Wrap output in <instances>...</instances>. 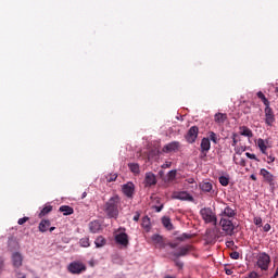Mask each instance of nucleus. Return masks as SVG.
Wrapping results in <instances>:
<instances>
[{
    "label": "nucleus",
    "instance_id": "f257e3e1",
    "mask_svg": "<svg viewBox=\"0 0 278 278\" xmlns=\"http://www.w3.org/2000/svg\"><path fill=\"white\" fill-rule=\"evenodd\" d=\"M119 207H121V197L113 195L105 202L103 210L109 218H118Z\"/></svg>",
    "mask_w": 278,
    "mask_h": 278
},
{
    "label": "nucleus",
    "instance_id": "f03ea898",
    "mask_svg": "<svg viewBox=\"0 0 278 278\" xmlns=\"http://www.w3.org/2000/svg\"><path fill=\"white\" fill-rule=\"evenodd\" d=\"M256 266L261 268V270H268L270 266V255L266 252H261L256 255Z\"/></svg>",
    "mask_w": 278,
    "mask_h": 278
},
{
    "label": "nucleus",
    "instance_id": "7ed1b4c3",
    "mask_svg": "<svg viewBox=\"0 0 278 278\" xmlns=\"http://www.w3.org/2000/svg\"><path fill=\"white\" fill-rule=\"evenodd\" d=\"M67 270L71 275H81V273H86L87 267L83 262L74 261L68 264Z\"/></svg>",
    "mask_w": 278,
    "mask_h": 278
},
{
    "label": "nucleus",
    "instance_id": "20e7f679",
    "mask_svg": "<svg viewBox=\"0 0 278 278\" xmlns=\"http://www.w3.org/2000/svg\"><path fill=\"white\" fill-rule=\"evenodd\" d=\"M200 214L205 223H213V225L215 226L218 224V218L216 217V214H214V212L210 207L202 208L200 211Z\"/></svg>",
    "mask_w": 278,
    "mask_h": 278
},
{
    "label": "nucleus",
    "instance_id": "39448f33",
    "mask_svg": "<svg viewBox=\"0 0 278 278\" xmlns=\"http://www.w3.org/2000/svg\"><path fill=\"white\" fill-rule=\"evenodd\" d=\"M219 225L223 231L226 233V236H233V231L236 230V226L233 225V222L225 217H222Z\"/></svg>",
    "mask_w": 278,
    "mask_h": 278
},
{
    "label": "nucleus",
    "instance_id": "423d86ee",
    "mask_svg": "<svg viewBox=\"0 0 278 278\" xmlns=\"http://www.w3.org/2000/svg\"><path fill=\"white\" fill-rule=\"evenodd\" d=\"M122 192L125 194V197H127V199H134V194H136V185H134L131 181H128L122 186Z\"/></svg>",
    "mask_w": 278,
    "mask_h": 278
},
{
    "label": "nucleus",
    "instance_id": "0eeeda50",
    "mask_svg": "<svg viewBox=\"0 0 278 278\" xmlns=\"http://www.w3.org/2000/svg\"><path fill=\"white\" fill-rule=\"evenodd\" d=\"M185 138L189 144H194V142H197V138H199V127L192 126L186 134Z\"/></svg>",
    "mask_w": 278,
    "mask_h": 278
},
{
    "label": "nucleus",
    "instance_id": "6e6552de",
    "mask_svg": "<svg viewBox=\"0 0 278 278\" xmlns=\"http://www.w3.org/2000/svg\"><path fill=\"white\" fill-rule=\"evenodd\" d=\"M190 251H192V245L187 244L185 247H180L177 251L172 252V255L176 257V260H179V257H186Z\"/></svg>",
    "mask_w": 278,
    "mask_h": 278
},
{
    "label": "nucleus",
    "instance_id": "1a4fd4ad",
    "mask_svg": "<svg viewBox=\"0 0 278 278\" xmlns=\"http://www.w3.org/2000/svg\"><path fill=\"white\" fill-rule=\"evenodd\" d=\"M173 199H177L178 201H194V198L188 193V191H175L173 193Z\"/></svg>",
    "mask_w": 278,
    "mask_h": 278
},
{
    "label": "nucleus",
    "instance_id": "9d476101",
    "mask_svg": "<svg viewBox=\"0 0 278 278\" xmlns=\"http://www.w3.org/2000/svg\"><path fill=\"white\" fill-rule=\"evenodd\" d=\"M265 124L267 127H273V123H275V113H273V109L269 106H265Z\"/></svg>",
    "mask_w": 278,
    "mask_h": 278
},
{
    "label": "nucleus",
    "instance_id": "9b49d317",
    "mask_svg": "<svg viewBox=\"0 0 278 278\" xmlns=\"http://www.w3.org/2000/svg\"><path fill=\"white\" fill-rule=\"evenodd\" d=\"M116 244H121V247L129 245V236L126 232H119L115 235Z\"/></svg>",
    "mask_w": 278,
    "mask_h": 278
},
{
    "label": "nucleus",
    "instance_id": "f8f14e48",
    "mask_svg": "<svg viewBox=\"0 0 278 278\" xmlns=\"http://www.w3.org/2000/svg\"><path fill=\"white\" fill-rule=\"evenodd\" d=\"M210 149H212V142H210V138H203L200 144V150L203 157L207 156Z\"/></svg>",
    "mask_w": 278,
    "mask_h": 278
},
{
    "label": "nucleus",
    "instance_id": "ddd939ff",
    "mask_svg": "<svg viewBox=\"0 0 278 278\" xmlns=\"http://www.w3.org/2000/svg\"><path fill=\"white\" fill-rule=\"evenodd\" d=\"M260 175L261 177H263L264 181H266L267 184H269V186H274V181H275V176L273 174H270V172H268L266 168H262L260 170Z\"/></svg>",
    "mask_w": 278,
    "mask_h": 278
},
{
    "label": "nucleus",
    "instance_id": "4468645a",
    "mask_svg": "<svg viewBox=\"0 0 278 278\" xmlns=\"http://www.w3.org/2000/svg\"><path fill=\"white\" fill-rule=\"evenodd\" d=\"M236 214H237L236 208L229 205H226L222 211V213L219 214V216H222V218H233Z\"/></svg>",
    "mask_w": 278,
    "mask_h": 278
},
{
    "label": "nucleus",
    "instance_id": "2eb2a0df",
    "mask_svg": "<svg viewBox=\"0 0 278 278\" xmlns=\"http://www.w3.org/2000/svg\"><path fill=\"white\" fill-rule=\"evenodd\" d=\"M12 263L14 268H21L23 266V254L21 252H14L12 254Z\"/></svg>",
    "mask_w": 278,
    "mask_h": 278
},
{
    "label": "nucleus",
    "instance_id": "dca6fc26",
    "mask_svg": "<svg viewBox=\"0 0 278 278\" xmlns=\"http://www.w3.org/2000/svg\"><path fill=\"white\" fill-rule=\"evenodd\" d=\"M144 184L147 188H151V186H155L157 184V178H155V174L147 173L144 178Z\"/></svg>",
    "mask_w": 278,
    "mask_h": 278
},
{
    "label": "nucleus",
    "instance_id": "f3484780",
    "mask_svg": "<svg viewBox=\"0 0 278 278\" xmlns=\"http://www.w3.org/2000/svg\"><path fill=\"white\" fill-rule=\"evenodd\" d=\"M179 150V141L167 143L163 147V153H173V151Z\"/></svg>",
    "mask_w": 278,
    "mask_h": 278
},
{
    "label": "nucleus",
    "instance_id": "a211bd4d",
    "mask_svg": "<svg viewBox=\"0 0 278 278\" xmlns=\"http://www.w3.org/2000/svg\"><path fill=\"white\" fill-rule=\"evenodd\" d=\"M152 242H154V244H156V247L159 249H164L166 247V243L164 241V237L160 236V235H153L151 237Z\"/></svg>",
    "mask_w": 278,
    "mask_h": 278
},
{
    "label": "nucleus",
    "instance_id": "6ab92c4d",
    "mask_svg": "<svg viewBox=\"0 0 278 278\" xmlns=\"http://www.w3.org/2000/svg\"><path fill=\"white\" fill-rule=\"evenodd\" d=\"M49 227H51V220L49 219H42L39 223L38 229L41 233H45L47 231H49Z\"/></svg>",
    "mask_w": 278,
    "mask_h": 278
},
{
    "label": "nucleus",
    "instance_id": "aec40b11",
    "mask_svg": "<svg viewBox=\"0 0 278 278\" xmlns=\"http://www.w3.org/2000/svg\"><path fill=\"white\" fill-rule=\"evenodd\" d=\"M199 188L202 192H212L214 186L210 181H202L200 182Z\"/></svg>",
    "mask_w": 278,
    "mask_h": 278
},
{
    "label": "nucleus",
    "instance_id": "412c9836",
    "mask_svg": "<svg viewBox=\"0 0 278 278\" xmlns=\"http://www.w3.org/2000/svg\"><path fill=\"white\" fill-rule=\"evenodd\" d=\"M100 229H101V223H99V220H93L89 224V230L91 233H99Z\"/></svg>",
    "mask_w": 278,
    "mask_h": 278
},
{
    "label": "nucleus",
    "instance_id": "4be33fe9",
    "mask_svg": "<svg viewBox=\"0 0 278 278\" xmlns=\"http://www.w3.org/2000/svg\"><path fill=\"white\" fill-rule=\"evenodd\" d=\"M59 211L62 212L63 216H71V214H73L75 212L73 210V207H71L68 205L60 206Z\"/></svg>",
    "mask_w": 278,
    "mask_h": 278
},
{
    "label": "nucleus",
    "instance_id": "5701e85b",
    "mask_svg": "<svg viewBox=\"0 0 278 278\" xmlns=\"http://www.w3.org/2000/svg\"><path fill=\"white\" fill-rule=\"evenodd\" d=\"M96 249H102V247H105L108 244V240L103 238V236L97 237L94 240Z\"/></svg>",
    "mask_w": 278,
    "mask_h": 278
},
{
    "label": "nucleus",
    "instance_id": "b1692460",
    "mask_svg": "<svg viewBox=\"0 0 278 278\" xmlns=\"http://www.w3.org/2000/svg\"><path fill=\"white\" fill-rule=\"evenodd\" d=\"M227 121V114L225 113H216L215 114V123L218 125H223Z\"/></svg>",
    "mask_w": 278,
    "mask_h": 278
},
{
    "label": "nucleus",
    "instance_id": "393cba45",
    "mask_svg": "<svg viewBox=\"0 0 278 278\" xmlns=\"http://www.w3.org/2000/svg\"><path fill=\"white\" fill-rule=\"evenodd\" d=\"M240 135L245 136V138H253V131L247 126L240 128Z\"/></svg>",
    "mask_w": 278,
    "mask_h": 278
},
{
    "label": "nucleus",
    "instance_id": "a878e982",
    "mask_svg": "<svg viewBox=\"0 0 278 278\" xmlns=\"http://www.w3.org/2000/svg\"><path fill=\"white\" fill-rule=\"evenodd\" d=\"M141 226L143 229H146V231H151V218H149V216H144L142 218Z\"/></svg>",
    "mask_w": 278,
    "mask_h": 278
},
{
    "label": "nucleus",
    "instance_id": "bb28decb",
    "mask_svg": "<svg viewBox=\"0 0 278 278\" xmlns=\"http://www.w3.org/2000/svg\"><path fill=\"white\" fill-rule=\"evenodd\" d=\"M162 224H163V227H165V229H167V231H173V223L170 222V219L168 217H163Z\"/></svg>",
    "mask_w": 278,
    "mask_h": 278
},
{
    "label": "nucleus",
    "instance_id": "cd10ccee",
    "mask_svg": "<svg viewBox=\"0 0 278 278\" xmlns=\"http://www.w3.org/2000/svg\"><path fill=\"white\" fill-rule=\"evenodd\" d=\"M177 179V169H172L167 173V184H172Z\"/></svg>",
    "mask_w": 278,
    "mask_h": 278
},
{
    "label": "nucleus",
    "instance_id": "c85d7f7f",
    "mask_svg": "<svg viewBox=\"0 0 278 278\" xmlns=\"http://www.w3.org/2000/svg\"><path fill=\"white\" fill-rule=\"evenodd\" d=\"M50 212H53L52 205H46L39 213V218H42L43 216H47V214H50Z\"/></svg>",
    "mask_w": 278,
    "mask_h": 278
},
{
    "label": "nucleus",
    "instance_id": "c756f323",
    "mask_svg": "<svg viewBox=\"0 0 278 278\" xmlns=\"http://www.w3.org/2000/svg\"><path fill=\"white\" fill-rule=\"evenodd\" d=\"M129 170H131L135 175H140V165L137 163L128 164Z\"/></svg>",
    "mask_w": 278,
    "mask_h": 278
},
{
    "label": "nucleus",
    "instance_id": "7c9ffc66",
    "mask_svg": "<svg viewBox=\"0 0 278 278\" xmlns=\"http://www.w3.org/2000/svg\"><path fill=\"white\" fill-rule=\"evenodd\" d=\"M256 97H258L261 99V101H263L265 108H268L270 105V101H268V99L266 98V96L264 94V92L258 91L256 93Z\"/></svg>",
    "mask_w": 278,
    "mask_h": 278
},
{
    "label": "nucleus",
    "instance_id": "2f4dec72",
    "mask_svg": "<svg viewBox=\"0 0 278 278\" xmlns=\"http://www.w3.org/2000/svg\"><path fill=\"white\" fill-rule=\"evenodd\" d=\"M257 146L261 150V153H264V155H266V149H268V147L266 146V141H264V139H258Z\"/></svg>",
    "mask_w": 278,
    "mask_h": 278
},
{
    "label": "nucleus",
    "instance_id": "473e14b6",
    "mask_svg": "<svg viewBox=\"0 0 278 278\" xmlns=\"http://www.w3.org/2000/svg\"><path fill=\"white\" fill-rule=\"evenodd\" d=\"M79 244H80V247H83L84 249H88V247H90V238H88V237L81 238V239L79 240Z\"/></svg>",
    "mask_w": 278,
    "mask_h": 278
},
{
    "label": "nucleus",
    "instance_id": "72a5a7b5",
    "mask_svg": "<svg viewBox=\"0 0 278 278\" xmlns=\"http://www.w3.org/2000/svg\"><path fill=\"white\" fill-rule=\"evenodd\" d=\"M233 162L237 166H247V161L240 156H233Z\"/></svg>",
    "mask_w": 278,
    "mask_h": 278
},
{
    "label": "nucleus",
    "instance_id": "f704fd0d",
    "mask_svg": "<svg viewBox=\"0 0 278 278\" xmlns=\"http://www.w3.org/2000/svg\"><path fill=\"white\" fill-rule=\"evenodd\" d=\"M208 140H211L212 142H214V144H218L220 138H218V135H216V132L211 131V132H210Z\"/></svg>",
    "mask_w": 278,
    "mask_h": 278
},
{
    "label": "nucleus",
    "instance_id": "c9c22d12",
    "mask_svg": "<svg viewBox=\"0 0 278 278\" xmlns=\"http://www.w3.org/2000/svg\"><path fill=\"white\" fill-rule=\"evenodd\" d=\"M116 179H118V175L117 174H109L106 176V181L109 184H112V181H116Z\"/></svg>",
    "mask_w": 278,
    "mask_h": 278
},
{
    "label": "nucleus",
    "instance_id": "e433bc0d",
    "mask_svg": "<svg viewBox=\"0 0 278 278\" xmlns=\"http://www.w3.org/2000/svg\"><path fill=\"white\" fill-rule=\"evenodd\" d=\"M219 184L222 186H229V178H227V176H220L219 177Z\"/></svg>",
    "mask_w": 278,
    "mask_h": 278
},
{
    "label": "nucleus",
    "instance_id": "4c0bfd02",
    "mask_svg": "<svg viewBox=\"0 0 278 278\" xmlns=\"http://www.w3.org/2000/svg\"><path fill=\"white\" fill-rule=\"evenodd\" d=\"M190 238H192V235L182 233L180 237H178V240H180V242H184V240H190Z\"/></svg>",
    "mask_w": 278,
    "mask_h": 278
},
{
    "label": "nucleus",
    "instance_id": "58836bf2",
    "mask_svg": "<svg viewBox=\"0 0 278 278\" xmlns=\"http://www.w3.org/2000/svg\"><path fill=\"white\" fill-rule=\"evenodd\" d=\"M253 223L257 227H262V217H254Z\"/></svg>",
    "mask_w": 278,
    "mask_h": 278
},
{
    "label": "nucleus",
    "instance_id": "ea45409f",
    "mask_svg": "<svg viewBox=\"0 0 278 278\" xmlns=\"http://www.w3.org/2000/svg\"><path fill=\"white\" fill-rule=\"evenodd\" d=\"M231 260H240V253L239 252H232L230 253Z\"/></svg>",
    "mask_w": 278,
    "mask_h": 278
},
{
    "label": "nucleus",
    "instance_id": "a19ab883",
    "mask_svg": "<svg viewBox=\"0 0 278 278\" xmlns=\"http://www.w3.org/2000/svg\"><path fill=\"white\" fill-rule=\"evenodd\" d=\"M27 220H29V217H23V218H20L17 224L18 225H25V223H27Z\"/></svg>",
    "mask_w": 278,
    "mask_h": 278
},
{
    "label": "nucleus",
    "instance_id": "79ce46f5",
    "mask_svg": "<svg viewBox=\"0 0 278 278\" xmlns=\"http://www.w3.org/2000/svg\"><path fill=\"white\" fill-rule=\"evenodd\" d=\"M170 166H173V162L166 161V162L162 165V168H170Z\"/></svg>",
    "mask_w": 278,
    "mask_h": 278
},
{
    "label": "nucleus",
    "instance_id": "37998d69",
    "mask_svg": "<svg viewBox=\"0 0 278 278\" xmlns=\"http://www.w3.org/2000/svg\"><path fill=\"white\" fill-rule=\"evenodd\" d=\"M238 135L233 134L232 135V147H236V144H238Z\"/></svg>",
    "mask_w": 278,
    "mask_h": 278
},
{
    "label": "nucleus",
    "instance_id": "c03bdc74",
    "mask_svg": "<svg viewBox=\"0 0 278 278\" xmlns=\"http://www.w3.org/2000/svg\"><path fill=\"white\" fill-rule=\"evenodd\" d=\"M266 162H267V164H273V162H275V156H273V155H267Z\"/></svg>",
    "mask_w": 278,
    "mask_h": 278
},
{
    "label": "nucleus",
    "instance_id": "a18cd8bd",
    "mask_svg": "<svg viewBox=\"0 0 278 278\" xmlns=\"http://www.w3.org/2000/svg\"><path fill=\"white\" fill-rule=\"evenodd\" d=\"M245 155L249 157V160H257V156H255V154H251L250 152H247Z\"/></svg>",
    "mask_w": 278,
    "mask_h": 278
},
{
    "label": "nucleus",
    "instance_id": "49530a36",
    "mask_svg": "<svg viewBox=\"0 0 278 278\" xmlns=\"http://www.w3.org/2000/svg\"><path fill=\"white\" fill-rule=\"evenodd\" d=\"M5 266V263L2 257H0V273H3V268Z\"/></svg>",
    "mask_w": 278,
    "mask_h": 278
},
{
    "label": "nucleus",
    "instance_id": "de8ad7c7",
    "mask_svg": "<svg viewBox=\"0 0 278 278\" xmlns=\"http://www.w3.org/2000/svg\"><path fill=\"white\" fill-rule=\"evenodd\" d=\"M263 231L268 233V231H270V224H265L264 227H263Z\"/></svg>",
    "mask_w": 278,
    "mask_h": 278
},
{
    "label": "nucleus",
    "instance_id": "09e8293b",
    "mask_svg": "<svg viewBox=\"0 0 278 278\" xmlns=\"http://www.w3.org/2000/svg\"><path fill=\"white\" fill-rule=\"evenodd\" d=\"M177 268H184V264L181 263V261H177V260H174Z\"/></svg>",
    "mask_w": 278,
    "mask_h": 278
},
{
    "label": "nucleus",
    "instance_id": "8fccbe9b",
    "mask_svg": "<svg viewBox=\"0 0 278 278\" xmlns=\"http://www.w3.org/2000/svg\"><path fill=\"white\" fill-rule=\"evenodd\" d=\"M16 277L17 278H27V276L22 271H16Z\"/></svg>",
    "mask_w": 278,
    "mask_h": 278
},
{
    "label": "nucleus",
    "instance_id": "3c124183",
    "mask_svg": "<svg viewBox=\"0 0 278 278\" xmlns=\"http://www.w3.org/2000/svg\"><path fill=\"white\" fill-rule=\"evenodd\" d=\"M132 220H135V223H138V220H140V213H136V215L132 217Z\"/></svg>",
    "mask_w": 278,
    "mask_h": 278
},
{
    "label": "nucleus",
    "instance_id": "603ef678",
    "mask_svg": "<svg viewBox=\"0 0 278 278\" xmlns=\"http://www.w3.org/2000/svg\"><path fill=\"white\" fill-rule=\"evenodd\" d=\"M249 278H257V273L255 271L250 273Z\"/></svg>",
    "mask_w": 278,
    "mask_h": 278
},
{
    "label": "nucleus",
    "instance_id": "864d4df0",
    "mask_svg": "<svg viewBox=\"0 0 278 278\" xmlns=\"http://www.w3.org/2000/svg\"><path fill=\"white\" fill-rule=\"evenodd\" d=\"M233 244H235V242H233L232 240L226 242V247H228V248H229V247H233Z\"/></svg>",
    "mask_w": 278,
    "mask_h": 278
},
{
    "label": "nucleus",
    "instance_id": "5fc2aeb1",
    "mask_svg": "<svg viewBox=\"0 0 278 278\" xmlns=\"http://www.w3.org/2000/svg\"><path fill=\"white\" fill-rule=\"evenodd\" d=\"M250 179H252V181H256V180H257V176H255V174H252V175L250 176Z\"/></svg>",
    "mask_w": 278,
    "mask_h": 278
},
{
    "label": "nucleus",
    "instance_id": "6e6d98bb",
    "mask_svg": "<svg viewBox=\"0 0 278 278\" xmlns=\"http://www.w3.org/2000/svg\"><path fill=\"white\" fill-rule=\"evenodd\" d=\"M186 181L187 184H194V178H188Z\"/></svg>",
    "mask_w": 278,
    "mask_h": 278
},
{
    "label": "nucleus",
    "instance_id": "4d7b16f0",
    "mask_svg": "<svg viewBox=\"0 0 278 278\" xmlns=\"http://www.w3.org/2000/svg\"><path fill=\"white\" fill-rule=\"evenodd\" d=\"M170 249H177V243H169Z\"/></svg>",
    "mask_w": 278,
    "mask_h": 278
},
{
    "label": "nucleus",
    "instance_id": "13d9d810",
    "mask_svg": "<svg viewBox=\"0 0 278 278\" xmlns=\"http://www.w3.org/2000/svg\"><path fill=\"white\" fill-rule=\"evenodd\" d=\"M226 275H233V270H231V269H226Z\"/></svg>",
    "mask_w": 278,
    "mask_h": 278
},
{
    "label": "nucleus",
    "instance_id": "bf43d9fd",
    "mask_svg": "<svg viewBox=\"0 0 278 278\" xmlns=\"http://www.w3.org/2000/svg\"><path fill=\"white\" fill-rule=\"evenodd\" d=\"M86 197H88V193L87 192H83L81 199H86Z\"/></svg>",
    "mask_w": 278,
    "mask_h": 278
},
{
    "label": "nucleus",
    "instance_id": "052dcab7",
    "mask_svg": "<svg viewBox=\"0 0 278 278\" xmlns=\"http://www.w3.org/2000/svg\"><path fill=\"white\" fill-rule=\"evenodd\" d=\"M162 207H164V206L163 205L156 206V212H162Z\"/></svg>",
    "mask_w": 278,
    "mask_h": 278
},
{
    "label": "nucleus",
    "instance_id": "680f3d73",
    "mask_svg": "<svg viewBox=\"0 0 278 278\" xmlns=\"http://www.w3.org/2000/svg\"><path fill=\"white\" fill-rule=\"evenodd\" d=\"M49 229V231L51 232V231H55V227H50V228H48Z\"/></svg>",
    "mask_w": 278,
    "mask_h": 278
},
{
    "label": "nucleus",
    "instance_id": "e2e57ef3",
    "mask_svg": "<svg viewBox=\"0 0 278 278\" xmlns=\"http://www.w3.org/2000/svg\"><path fill=\"white\" fill-rule=\"evenodd\" d=\"M164 278H175V276H165Z\"/></svg>",
    "mask_w": 278,
    "mask_h": 278
}]
</instances>
